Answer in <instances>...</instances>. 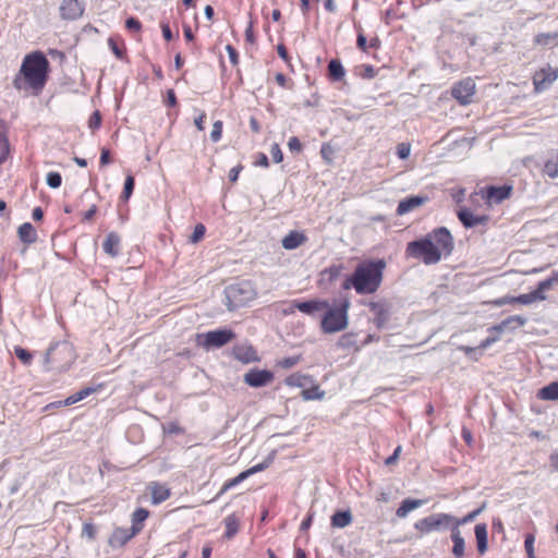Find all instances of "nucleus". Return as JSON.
<instances>
[{
    "instance_id": "nucleus-31",
    "label": "nucleus",
    "mask_w": 558,
    "mask_h": 558,
    "mask_svg": "<svg viewBox=\"0 0 558 558\" xmlns=\"http://www.w3.org/2000/svg\"><path fill=\"white\" fill-rule=\"evenodd\" d=\"M356 46L362 51L368 52L369 49L377 50L380 47V40L377 36H374L367 40L366 36L362 32H359Z\"/></svg>"
},
{
    "instance_id": "nucleus-25",
    "label": "nucleus",
    "mask_w": 558,
    "mask_h": 558,
    "mask_svg": "<svg viewBox=\"0 0 558 558\" xmlns=\"http://www.w3.org/2000/svg\"><path fill=\"white\" fill-rule=\"evenodd\" d=\"M306 241V236L304 233L299 231H290L283 239H282V246L283 248L291 251L298 248L300 245H302Z\"/></svg>"
},
{
    "instance_id": "nucleus-52",
    "label": "nucleus",
    "mask_w": 558,
    "mask_h": 558,
    "mask_svg": "<svg viewBox=\"0 0 558 558\" xmlns=\"http://www.w3.org/2000/svg\"><path fill=\"white\" fill-rule=\"evenodd\" d=\"M300 361V356H288L278 362V365L284 369L292 368Z\"/></svg>"
},
{
    "instance_id": "nucleus-30",
    "label": "nucleus",
    "mask_w": 558,
    "mask_h": 558,
    "mask_svg": "<svg viewBox=\"0 0 558 558\" xmlns=\"http://www.w3.org/2000/svg\"><path fill=\"white\" fill-rule=\"evenodd\" d=\"M424 504H425V500H422V499H411V498L404 499L401 502V505L399 506V508L397 509L396 515L398 518H405L409 514V512L423 506Z\"/></svg>"
},
{
    "instance_id": "nucleus-40",
    "label": "nucleus",
    "mask_w": 558,
    "mask_h": 558,
    "mask_svg": "<svg viewBox=\"0 0 558 558\" xmlns=\"http://www.w3.org/2000/svg\"><path fill=\"white\" fill-rule=\"evenodd\" d=\"M226 532L225 536L227 538L233 537L239 531V521L234 514H230L225 519Z\"/></svg>"
},
{
    "instance_id": "nucleus-27",
    "label": "nucleus",
    "mask_w": 558,
    "mask_h": 558,
    "mask_svg": "<svg viewBox=\"0 0 558 558\" xmlns=\"http://www.w3.org/2000/svg\"><path fill=\"white\" fill-rule=\"evenodd\" d=\"M534 45L544 48L558 47V31L553 33H539L534 39Z\"/></svg>"
},
{
    "instance_id": "nucleus-55",
    "label": "nucleus",
    "mask_w": 558,
    "mask_h": 558,
    "mask_svg": "<svg viewBox=\"0 0 558 558\" xmlns=\"http://www.w3.org/2000/svg\"><path fill=\"white\" fill-rule=\"evenodd\" d=\"M270 154H271L272 160L276 163H279L283 160V154H282V150H281L279 144L275 143L271 145Z\"/></svg>"
},
{
    "instance_id": "nucleus-57",
    "label": "nucleus",
    "mask_w": 558,
    "mask_h": 558,
    "mask_svg": "<svg viewBox=\"0 0 558 558\" xmlns=\"http://www.w3.org/2000/svg\"><path fill=\"white\" fill-rule=\"evenodd\" d=\"M411 146L407 143H401L397 147V155L400 159H407L410 156Z\"/></svg>"
},
{
    "instance_id": "nucleus-39",
    "label": "nucleus",
    "mask_w": 558,
    "mask_h": 558,
    "mask_svg": "<svg viewBox=\"0 0 558 558\" xmlns=\"http://www.w3.org/2000/svg\"><path fill=\"white\" fill-rule=\"evenodd\" d=\"M507 330H515L526 324V318L520 315H511L501 322Z\"/></svg>"
},
{
    "instance_id": "nucleus-18",
    "label": "nucleus",
    "mask_w": 558,
    "mask_h": 558,
    "mask_svg": "<svg viewBox=\"0 0 558 558\" xmlns=\"http://www.w3.org/2000/svg\"><path fill=\"white\" fill-rule=\"evenodd\" d=\"M137 533L138 529L117 527L109 538V545L113 548H120L124 546Z\"/></svg>"
},
{
    "instance_id": "nucleus-44",
    "label": "nucleus",
    "mask_w": 558,
    "mask_h": 558,
    "mask_svg": "<svg viewBox=\"0 0 558 558\" xmlns=\"http://www.w3.org/2000/svg\"><path fill=\"white\" fill-rule=\"evenodd\" d=\"M134 186H135L134 178L132 175H128L125 178L123 191H122V194L120 196L122 201L128 202L130 199V197L133 194Z\"/></svg>"
},
{
    "instance_id": "nucleus-36",
    "label": "nucleus",
    "mask_w": 558,
    "mask_h": 558,
    "mask_svg": "<svg viewBox=\"0 0 558 558\" xmlns=\"http://www.w3.org/2000/svg\"><path fill=\"white\" fill-rule=\"evenodd\" d=\"M331 527H345L349 525V509L337 511L330 521Z\"/></svg>"
},
{
    "instance_id": "nucleus-9",
    "label": "nucleus",
    "mask_w": 558,
    "mask_h": 558,
    "mask_svg": "<svg viewBox=\"0 0 558 558\" xmlns=\"http://www.w3.org/2000/svg\"><path fill=\"white\" fill-rule=\"evenodd\" d=\"M556 283H558V271L553 272L549 278L539 281L534 291L513 296V301L514 303L523 305H527L537 301H545L547 299L545 292L550 290Z\"/></svg>"
},
{
    "instance_id": "nucleus-22",
    "label": "nucleus",
    "mask_w": 558,
    "mask_h": 558,
    "mask_svg": "<svg viewBox=\"0 0 558 558\" xmlns=\"http://www.w3.org/2000/svg\"><path fill=\"white\" fill-rule=\"evenodd\" d=\"M120 235L116 232H109L102 243V250L111 257H117L120 253Z\"/></svg>"
},
{
    "instance_id": "nucleus-1",
    "label": "nucleus",
    "mask_w": 558,
    "mask_h": 558,
    "mask_svg": "<svg viewBox=\"0 0 558 558\" xmlns=\"http://www.w3.org/2000/svg\"><path fill=\"white\" fill-rule=\"evenodd\" d=\"M454 250V239L446 227H438L424 236L407 244L405 256L424 265H435L449 257Z\"/></svg>"
},
{
    "instance_id": "nucleus-47",
    "label": "nucleus",
    "mask_w": 558,
    "mask_h": 558,
    "mask_svg": "<svg viewBox=\"0 0 558 558\" xmlns=\"http://www.w3.org/2000/svg\"><path fill=\"white\" fill-rule=\"evenodd\" d=\"M96 534H97V527L90 523V522H85L83 524V529H82V536L87 538L88 541H94L96 538Z\"/></svg>"
},
{
    "instance_id": "nucleus-38",
    "label": "nucleus",
    "mask_w": 558,
    "mask_h": 558,
    "mask_svg": "<svg viewBox=\"0 0 558 558\" xmlns=\"http://www.w3.org/2000/svg\"><path fill=\"white\" fill-rule=\"evenodd\" d=\"M248 474L246 473V471H243L241 472L239 475H236L235 477L233 478H230L228 480L227 482H225V484L222 485L220 492L218 493V496H221L222 494H225L226 492L234 488L235 486H238L239 484H241L243 481H245L246 478H248Z\"/></svg>"
},
{
    "instance_id": "nucleus-17",
    "label": "nucleus",
    "mask_w": 558,
    "mask_h": 558,
    "mask_svg": "<svg viewBox=\"0 0 558 558\" xmlns=\"http://www.w3.org/2000/svg\"><path fill=\"white\" fill-rule=\"evenodd\" d=\"M293 306L301 313L310 316H315L317 313L328 308V301L325 300H308V301H294Z\"/></svg>"
},
{
    "instance_id": "nucleus-8",
    "label": "nucleus",
    "mask_w": 558,
    "mask_h": 558,
    "mask_svg": "<svg viewBox=\"0 0 558 558\" xmlns=\"http://www.w3.org/2000/svg\"><path fill=\"white\" fill-rule=\"evenodd\" d=\"M198 343L206 350L218 349L235 338V333L229 328H221L197 335Z\"/></svg>"
},
{
    "instance_id": "nucleus-42",
    "label": "nucleus",
    "mask_w": 558,
    "mask_h": 558,
    "mask_svg": "<svg viewBox=\"0 0 558 558\" xmlns=\"http://www.w3.org/2000/svg\"><path fill=\"white\" fill-rule=\"evenodd\" d=\"M499 340V336H493V337H487L486 339H484L477 348H472V347H461L460 350L462 352H464L466 355H470L471 353H473L475 350L477 349H481V350H484L488 347H490L493 343H495L496 341Z\"/></svg>"
},
{
    "instance_id": "nucleus-28",
    "label": "nucleus",
    "mask_w": 558,
    "mask_h": 558,
    "mask_svg": "<svg viewBox=\"0 0 558 558\" xmlns=\"http://www.w3.org/2000/svg\"><path fill=\"white\" fill-rule=\"evenodd\" d=\"M474 532H475V537H476L477 551H478V554L484 555L488 547L486 524L485 523L476 524Z\"/></svg>"
},
{
    "instance_id": "nucleus-4",
    "label": "nucleus",
    "mask_w": 558,
    "mask_h": 558,
    "mask_svg": "<svg viewBox=\"0 0 558 558\" xmlns=\"http://www.w3.org/2000/svg\"><path fill=\"white\" fill-rule=\"evenodd\" d=\"M75 355L72 345L66 342L51 344L45 354L44 363L47 369L66 371L74 362Z\"/></svg>"
},
{
    "instance_id": "nucleus-61",
    "label": "nucleus",
    "mask_w": 558,
    "mask_h": 558,
    "mask_svg": "<svg viewBox=\"0 0 558 558\" xmlns=\"http://www.w3.org/2000/svg\"><path fill=\"white\" fill-rule=\"evenodd\" d=\"M401 451H402V447H401V446H398V447L395 449L393 453H392L391 456H389V457L385 460V464H386V465H393V464L398 461V459H399V457H400Z\"/></svg>"
},
{
    "instance_id": "nucleus-20",
    "label": "nucleus",
    "mask_w": 558,
    "mask_h": 558,
    "mask_svg": "<svg viewBox=\"0 0 558 558\" xmlns=\"http://www.w3.org/2000/svg\"><path fill=\"white\" fill-rule=\"evenodd\" d=\"M234 359L248 364L259 361L257 351L251 344H238L233 348Z\"/></svg>"
},
{
    "instance_id": "nucleus-6",
    "label": "nucleus",
    "mask_w": 558,
    "mask_h": 558,
    "mask_svg": "<svg viewBox=\"0 0 558 558\" xmlns=\"http://www.w3.org/2000/svg\"><path fill=\"white\" fill-rule=\"evenodd\" d=\"M349 300L344 299L339 307L325 308V313L320 320V328L325 333H335L347 327Z\"/></svg>"
},
{
    "instance_id": "nucleus-43",
    "label": "nucleus",
    "mask_w": 558,
    "mask_h": 558,
    "mask_svg": "<svg viewBox=\"0 0 558 558\" xmlns=\"http://www.w3.org/2000/svg\"><path fill=\"white\" fill-rule=\"evenodd\" d=\"M15 356L22 362L23 365L28 366L33 362V354L27 349L20 345L14 347Z\"/></svg>"
},
{
    "instance_id": "nucleus-59",
    "label": "nucleus",
    "mask_w": 558,
    "mask_h": 558,
    "mask_svg": "<svg viewBox=\"0 0 558 558\" xmlns=\"http://www.w3.org/2000/svg\"><path fill=\"white\" fill-rule=\"evenodd\" d=\"M226 50L228 52L230 62L233 65L238 64V62H239V53H238L236 49L233 46H231V45H227Z\"/></svg>"
},
{
    "instance_id": "nucleus-5",
    "label": "nucleus",
    "mask_w": 558,
    "mask_h": 558,
    "mask_svg": "<svg viewBox=\"0 0 558 558\" xmlns=\"http://www.w3.org/2000/svg\"><path fill=\"white\" fill-rule=\"evenodd\" d=\"M225 295L228 310L234 311L247 305L256 298L257 293L252 281L242 280L227 286Z\"/></svg>"
},
{
    "instance_id": "nucleus-64",
    "label": "nucleus",
    "mask_w": 558,
    "mask_h": 558,
    "mask_svg": "<svg viewBox=\"0 0 558 558\" xmlns=\"http://www.w3.org/2000/svg\"><path fill=\"white\" fill-rule=\"evenodd\" d=\"M161 32H162V36L166 40L169 41L173 38L171 28L168 23H161Z\"/></svg>"
},
{
    "instance_id": "nucleus-51",
    "label": "nucleus",
    "mask_w": 558,
    "mask_h": 558,
    "mask_svg": "<svg viewBox=\"0 0 558 558\" xmlns=\"http://www.w3.org/2000/svg\"><path fill=\"white\" fill-rule=\"evenodd\" d=\"M101 121H102L101 113L98 110H96L89 117L88 128L92 131H96L101 126Z\"/></svg>"
},
{
    "instance_id": "nucleus-3",
    "label": "nucleus",
    "mask_w": 558,
    "mask_h": 558,
    "mask_svg": "<svg viewBox=\"0 0 558 558\" xmlns=\"http://www.w3.org/2000/svg\"><path fill=\"white\" fill-rule=\"evenodd\" d=\"M386 266L383 258L367 259L360 263L351 275V286L360 294L375 293L381 284Z\"/></svg>"
},
{
    "instance_id": "nucleus-54",
    "label": "nucleus",
    "mask_w": 558,
    "mask_h": 558,
    "mask_svg": "<svg viewBox=\"0 0 558 558\" xmlns=\"http://www.w3.org/2000/svg\"><path fill=\"white\" fill-rule=\"evenodd\" d=\"M525 551L527 554V558H536L534 555V536L527 535L524 541Z\"/></svg>"
},
{
    "instance_id": "nucleus-60",
    "label": "nucleus",
    "mask_w": 558,
    "mask_h": 558,
    "mask_svg": "<svg viewBox=\"0 0 558 558\" xmlns=\"http://www.w3.org/2000/svg\"><path fill=\"white\" fill-rule=\"evenodd\" d=\"M488 303L494 306H502L506 304H514V301H513V296H502V298L489 301Z\"/></svg>"
},
{
    "instance_id": "nucleus-33",
    "label": "nucleus",
    "mask_w": 558,
    "mask_h": 558,
    "mask_svg": "<svg viewBox=\"0 0 558 558\" xmlns=\"http://www.w3.org/2000/svg\"><path fill=\"white\" fill-rule=\"evenodd\" d=\"M348 543L345 537L333 536L331 543L332 555L331 558H345L348 555Z\"/></svg>"
},
{
    "instance_id": "nucleus-53",
    "label": "nucleus",
    "mask_w": 558,
    "mask_h": 558,
    "mask_svg": "<svg viewBox=\"0 0 558 558\" xmlns=\"http://www.w3.org/2000/svg\"><path fill=\"white\" fill-rule=\"evenodd\" d=\"M125 27L130 32H140L142 28V24L136 17L130 16L125 21Z\"/></svg>"
},
{
    "instance_id": "nucleus-2",
    "label": "nucleus",
    "mask_w": 558,
    "mask_h": 558,
    "mask_svg": "<svg viewBox=\"0 0 558 558\" xmlns=\"http://www.w3.org/2000/svg\"><path fill=\"white\" fill-rule=\"evenodd\" d=\"M49 61L41 51L27 54L21 65L20 73L13 80V86L17 90L33 89L38 94L45 87L48 80Z\"/></svg>"
},
{
    "instance_id": "nucleus-29",
    "label": "nucleus",
    "mask_w": 558,
    "mask_h": 558,
    "mask_svg": "<svg viewBox=\"0 0 558 558\" xmlns=\"http://www.w3.org/2000/svg\"><path fill=\"white\" fill-rule=\"evenodd\" d=\"M328 77L331 82H340L345 75V69L338 59H331L328 63Z\"/></svg>"
},
{
    "instance_id": "nucleus-56",
    "label": "nucleus",
    "mask_w": 558,
    "mask_h": 558,
    "mask_svg": "<svg viewBox=\"0 0 558 558\" xmlns=\"http://www.w3.org/2000/svg\"><path fill=\"white\" fill-rule=\"evenodd\" d=\"M288 147L292 154H299L302 150V144L296 136L289 138Z\"/></svg>"
},
{
    "instance_id": "nucleus-35",
    "label": "nucleus",
    "mask_w": 558,
    "mask_h": 558,
    "mask_svg": "<svg viewBox=\"0 0 558 558\" xmlns=\"http://www.w3.org/2000/svg\"><path fill=\"white\" fill-rule=\"evenodd\" d=\"M537 398L539 400H558V381L550 383L549 385L541 388L537 391Z\"/></svg>"
},
{
    "instance_id": "nucleus-7",
    "label": "nucleus",
    "mask_w": 558,
    "mask_h": 558,
    "mask_svg": "<svg viewBox=\"0 0 558 558\" xmlns=\"http://www.w3.org/2000/svg\"><path fill=\"white\" fill-rule=\"evenodd\" d=\"M454 517L448 513H434L414 523V529L421 534L426 535L433 532L446 530L452 526Z\"/></svg>"
},
{
    "instance_id": "nucleus-48",
    "label": "nucleus",
    "mask_w": 558,
    "mask_h": 558,
    "mask_svg": "<svg viewBox=\"0 0 558 558\" xmlns=\"http://www.w3.org/2000/svg\"><path fill=\"white\" fill-rule=\"evenodd\" d=\"M205 232H206L205 226L203 223H197L194 228L193 233L190 236V242L191 243L199 242L204 238Z\"/></svg>"
},
{
    "instance_id": "nucleus-10",
    "label": "nucleus",
    "mask_w": 558,
    "mask_h": 558,
    "mask_svg": "<svg viewBox=\"0 0 558 558\" xmlns=\"http://www.w3.org/2000/svg\"><path fill=\"white\" fill-rule=\"evenodd\" d=\"M450 93L460 106H468L473 102L476 84L472 77H464L451 86Z\"/></svg>"
},
{
    "instance_id": "nucleus-11",
    "label": "nucleus",
    "mask_w": 558,
    "mask_h": 558,
    "mask_svg": "<svg viewBox=\"0 0 558 558\" xmlns=\"http://www.w3.org/2000/svg\"><path fill=\"white\" fill-rule=\"evenodd\" d=\"M512 191V185L508 184L501 186L489 185L483 187L478 194L485 201L487 207H492L493 205L501 204L504 201L510 198Z\"/></svg>"
},
{
    "instance_id": "nucleus-32",
    "label": "nucleus",
    "mask_w": 558,
    "mask_h": 558,
    "mask_svg": "<svg viewBox=\"0 0 558 558\" xmlns=\"http://www.w3.org/2000/svg\"><path fill=\"white\" fill-rule=\"evenodd\" d=\"M19 238L22 242L32 244L37 240V233L31 222H24L19 227Z\"/></svg>"
},
{
    "instance_id": "nucleus-63",
    "label": "nucleus",
    "mask_w": 558,
    "mask_h": 558,
    "mask_svg": "<svg viewBox=\"0 0 558 558\" xmlns=\"http://www.w3.org/2000/svg\"><path fill=\"white\" fill-rule=\"evenodd\" d=\"M166 105L169 106V107L177 106V96H175V93H174L173 89H168L167 90Z\"/></svg>"
},
{
    "instance_id": "nucleus-50",
    "label": "nucleus",
    "mask_w": 558,
    "mask_h": 558,
    "mask_svg": "<svg viewBox=\"0 0 558 558\" xmlns=\"http://www.w3.org/2000/svg\"><path fill=\"white\" fill-rule=\"evenodd\" d=\"M271 461H272L271 458H267L263 462L257 463V464L251 466L250 469H247L245 471L248 474V476H251L253 474H256L258 472H262V471L266 470L270 465Z\"/></svg>"
},
{
    "instance_id": "nucleus-14",
    "label": "nucleus",
    "mask_w": 558,
    "mask_h": 558,
    "mask_svg": "<svg viewBox=\"0 0 558 558\" xmlns=\"http://www.w3.org/2000/svg\"><path fill=\"white\" fill-rule=\"evenodd\" d=\"M85 5L80 0H62L59 7L60 17L65 21H75L83 16Z\"/></svg>"
},
{
    "instance_id": "nucleus-21",
    "label": "nucleus",
    "mask_w": 558,
    "mask_h": 558,
    "mask_svg": "<svg viewBox=\"0 0 558 558\" xmlns=\"http://www.w3.org/2000/svg\"><path fill=\"white\" fill-rule=\"evenodd\" d=\"M369 310L374 315L375 325L378 328H381L388 320L389 317V306L384 301L371 302Z\"/></svg>"
},
{
    "instance_id": "nucleus-26",
    "label": "nucleus",
    "mask_w": 558,
    "mask_h": 558,
    "mask_svg": "<svg viewBox=\"0 0 558 558\" xmlns=\"http://www.w3.org/2000/svg\"><path fill=\"white\" fill-rule=\"evenodd\" d=\"M150 493L151 502L154 505H159L166 501L171 495L170 489L166 485L156 482L151 483Z\"/></svg>"
},
{
    "instance_id": "nucleus-15",
    "label": "nucleus",
    "mask_w": 558,
    "mask_h": 558,
    "mask_svg": "<svg viewBox=\"0 0 558 558\" xmlns=\"http://www.w3.org/2000/svg\"><path fill=\"white\" fill-rule=\"evenodd\" d=\"M274 373L268 369L252 368L244 375V383L253 388H262L270 384Z\"/></svg>"
},
{
    "instance_id": "nucleus-45",
    "label": "nucleus",
    "mask_w": 558,
    "mask_h": 558,
    "mask_svg": "<svg viewBox=\"0 0 558 558\" xmlns=\"http://www.w3.org/2000/svg\"><path fill=\"white\" fill-rule=\"evenodd\" d=\"M481 511H482V508H478L474 511L469 512L466 515H464L461 519L454 518V520L452 522V526H457V529H459L460 525H463V524H466V523L473 521L481 513Z\"/></svg>"
},
{
    "instance_id": "nucleus-19",
    "label": "nucleus",
    "mask_w": 558,
    "mask_h": 558,
    "mask_svg": "<svg viewBox=\"0 0 558 558\" xmlns=\"http://www.w3.org/2000/svg\"><path fill=\"white\" fill-rule=\"evenodd\" d=\"M428 201L427 196L415 195L407 197L399 202L396 213L398 216H403L414 209L423 206Z\"/></svg>"
},
{
    "instance_id": "nucleus-58",
    "label": "nucleus",
    "mask_w": 558,
    "mask_h": 558,
    "mask_svg": "<svg viewBox=\"0 0 558 558\" xmlns=\"http://www.w3.org/2000/svg\"><path fill=\"white\" fill-rule=\"evenodd\" d=\"M254 165L257 166V167L268 168L269 167V160H268L267 155L264 154V153H258L256 155V159L254 161Z\"/></svg>"
},
{
    "instance_id": "nucleus-24",
    "label": "nucleus",
    "mask_w": 558,
    "mask_h": 558,
    "mask_svg": "<svg viewBox=\"0 0 558 558\" xmlns=\"http://www.w3.org/2000/svg\"><path fill=\"white\" fill-rule=\"evenodd\" d=\"M450 537L453 543L452 555L456 558H462L464 556L465 543L464 538L461 535L460 529H457V526H451Z\"/></svg>"
},
{
    "instance_id": "nucleus-41",
    "label": "nucleus",
    "mask_w": 558,
    "mask_h": 558,
    "mask_svg": "<svg viewBox=\"0 0 558 558\" xmlns=\"http://www.w3.org/2000/svg\"><path fill=\"white\" fill-rule=\"evenodd\" d=\"M376 74V69L369 64H360L354 68V75L362 78H374Z\"/></svg>"
},
{
    "instance_id": "nucleus-16",
    "label": "nucleus",
    "mask_w": 558,
    "mask_h": 558,
    "mask_svg": "<svg viewBox=\"0 0 558 558\" xmlns=\"http://www.w3.org/2000/svg\"><path fill=\"white\" fill-rule=\"evenodd\" d=\"M457 216L463 227L465 228H474L477 226H486L489 221L488 215H474L470 208L461 207Z\"/></svg>"
},
{
    "instance_id": "nucleus-13",
    "label": "nucleus",
    "mask_w": 558,
    "mask_h": 558,
    "mask_svg": "<svg viewBox=\"0 0 558 558\" xmlns=\"http://www.w3.org/2000/svg\"><path fill=\"white\" fill-rule=\"evenodd\" d=\"M532 78L535 92H544L558 78V69L546 65L537 70Z\"/></svg>"
},
{
    "instance_id": "nucleus-37",
    "label": "nucleus",
    "mask_w": 558,
    "mask_h": 558,
    "mask_svg": "<svg viewBox=\"0 0 558 558\" xmlns=\"http://www.w3.org/2000/svg\"><path fill=\"white\" fill-rule=\"evenodd\" d=\"M149 511L145 508H137L132 514V526L130 529H138V532L143 527V522L148 518Z\"/></svg>"
},
{
    "instance_id": "nucleus-12",
    "label": "nucleus",
    "mask_w": 558,
    "mask_h": 558,
    "mask_svg": "<svg viewBox=\"0 0 558 558\" xmlns=\"http://www.w3.org/2000/svg\"><path fill=\"white\" fill-rule=\"evenodd\" d=\"M343 265H331L330 267L323 270L319 275V286L322 288H328L333 284L338 279H341V288L349 290V274L343 272Z\"/></svg>"
},
{
    "instance_id": "nucleus-49",
    "label": "nucleus",
    "mask_w": 558,
    "mask_h": 558,
    "mask_svg": "<svg viewBox=\"0 0 558 558\" xmlns=\"http://www.w3.org/2000/svg\"><path fill=\"white\" fill-rule=\"evenodd\" d=\"M222 126H223L222 121L218 120V121L214 122L213 130L210 132L211 142L217 143L221 140Z\"/></svg>"
},
{
    "instance_id": "nucleus-62",
    "label": "nucleus",
    "mask_w": 558,
    "mask_h": 558,
    "mask_svg": "<svg viewBox=\"0 0 558 558\" xmlns=\"http://www.w3.org/2000/svg\"><path fill=\"white\" fill-rule=\"evenodd\" d=\"M96 391H97V388H95V387H85V388L81 389L80 391H77L76 396L80 399V401H82Z\"/></svg>"
},
{
    "instance_id": "nucleus-34",
    "label": "nucleus",
    "mask_w": 558,
    "mask_h": 558,
    "mask_svg": "<svg viewBox=\"0 0 558 558\" xmlns=\"http://www.w3.org/2000/svg\"><path fill=\"white\" fill-rule=\"evenodd\" d=\"M8 128L4 121L0 120V161H5L10 154V145L7 137Z\"/></svg>"
},
{
    "instance_id": "nucleus-46",
    "label": "nucleus",
    "mask_w": 558,
    "mask_h": 558,
    "mask_svg": "<svg viewBox=\"0 0 558 558\" xmlns=\"http://www.w3.org/2000/svg\"><path fill=\"white\" fill-rule=\"evenodd\" d=\"M46 182L49 187L51 189H58L62 184V177L57 171H51L47 174Z\"/></svg>"
},
{
    "instance_id": "nucleus-23",
    "label": "nucleus",
    "mask_w": 558,
    "mask_h": 558,
    "mask_svg": "<svg viewBox=\"0 0 558 558\" xmlns=\"http://www.w3.org/2000/svg\"><path fill=\"white\" fill-rule=\"evenodd\" d=\"M542 173L550 179L558 178V149L548 154Z\"/></svg>"
}]
</instances>
